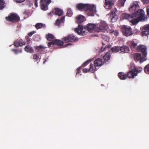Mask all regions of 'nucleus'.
Masks as SVG:
<instances>
[{
  "instance_id": "nucleus-30",
  "label": "nucleus",
  "mask_w": 149,
  "mask_h": 149,
  "mask_svg": "<svg viewBox=\"0 0 149 149\" xmlns=\"http://www.w3.org/2000/svg\"><path fill=\"white\" fill-rule=\"evenodd\" d=\"M144 70L146 74H149V63L145 67Z\"/></svg>"
},
{
  "instance_id": "nucleus-54",
  "label": "nucleus",
  "mask_w": 149,
  "mask_h": 149,
  "mask_svg": "<svg viewBox=\"0 0 149 149\" xmlns=\"http://www.w3.org/2000/svg\"><path fill=\"white\" fill-rule=\"evenodd\" d=\"M29 12L26 11H25L24 12V14H29Z\"/></svg>"
},
{
  "instance_id": "nucleus-3",
  "label": "nucleus",
  "mask_w": 149,
  "mask_h": 149,
  "mask_svg": "<svg viewBox=\"0 0 149 149\" xmlns=\"http://www.w3.org/2000/svg\"><path fill=\"white\" fill-rule=\"evenodd\" d=\"M136 16H138L139 17L136 18L132 19L130 22L133 24L135 25L136 24L139 22L144 20L146 19L145 16L144 12L142 9L139 10L137 11V14H135Z\"/></svg>"
},
{
  "instance_id": "nucleus-47",
  "label": "nucleus",
  "mask_w": 149,
  "mask_h": 149,
  "mask_svg": "<svg viewBox=\"0 0 149 149\" xmlns=\"http://www.w3.org/2000/svg\"><path fill=\"white\" fill-rule=\"evenodd\" d=\"M147 15L149 17V6H148L146 8Z\"/></svg>"
},
{
  "instance_id": "nucleus-5",
  "label": "nucleus",
  "mask_w": 149,
  "mask_h": 149,
  "mask_svg": "<svg viewBox=\"0 0 149 149\" xmlns=\"http://www.w3.org/2000/svg\"><path fill=\"white\" fill-rule=\"evenodd\" d=\"M6 20L10 22H17L20 20V17L17 14L14 13H11L8 17H6Z\"/></svg>"
},
{
  "instance_id": "nucleus-31",
  "label": "nucleus",
  "mask_w": 149,
  "mask_h": 149,
  "mask_svg": "<svg viewBox=\"0 0 149 149\" xmlns=\"http://www.w3.org/2000/svg\"><path fill=\"white\" fill-rule=\"evenodd\" d=\"M5 4V2L3 0H0V10H1L4 8Z\"/></svg>"
},
{
  "instance_id": "nucleus-15",
  "label": "nucleus",
  "mask_w": 149,
  "mask_h": 149,
  "mask_svg": "<svg viewBox=\"0 0 149 149\" xmlns=\"http://www.w3.org/2000/svg\"><path fill=\"white\" fill-rule=\"evenodd\" d=\"M114 0H105L104 6L106 8L110 9L113 5Z\"/></svg>"
},
{
  "instance_id": "nucleus-19",
  "label": "nucleus",
  "mask_w": 149,
  "mask_h": 149,
  "mask_svg": "<svg viewBox=\"0 0 149 149\" xmlns=\"http://www.w3.org/2000/svg\"><path fill=\"white\" fill-rule=\"evenodd\" d=\"M129 43H130V46L131 48H137L138 43L137 40H136V42L134 41V40H133L132 41L129 42Z\"/></svg>"
},
{
  "instance_id": "nucleus-13",
  "label": "nucleus",
  "mask_w": 149,
  "mask_h": 149,
  "mask_svg": "<svg viewBox=\"0 0 149 149\" xmlns=\"http://www.w3.org/2000/svg\"><path fill=\"white\" fill-rule=\"evenodd\" d=\"M64 41L65 42H69L75 41L78 40L77 37L72 35H70L68 36L67 37H64L63 38Z\"/></svg>"
},
{
  "instance_id": "nucleus-51",
  "label": "nucleus",
  "mask_w": 149,
  "mask_h": 149,
  "mask_svg": "<svg viewBox=\"0 0 149 149\" xmlns=\"http://www.w3.org/2000/svg\"><path fill=\"white\" fill-rule=\"evenodd\" d=\"M52 13H53L52 14H54V12L53 11H52V12H50L49 13H48V15H50V16H52Z\"/></svg>"
},
{
  "instance_id": "nucleus-8",
  "label": "nucleus",
  "mask_w": 149,
  "mask_h": 149,
  "mask_svg": "<svg viewBox=\"0 0 149 149\" xmlns=\"http://www.w3.org/2000/svg\"><path fill=\"white\" fill-rule=\"evenodd\" d=\"M134 60L135 61H139L140 63H143L147 60V58L145 56H141V55L140 53H136L134 56Z\"/></svg>"
},
{
  "instance_id": "nucleus-16",
  "label": "nucleus",
  "mask_w": 149,
  "mask_h": 149,
  "mask_svg": "<svg viewBox=\"0 0 149 149\" xmlns=\"http://www.w3.org/2000/svg\"><path fill=\"white\" fill-rule=\"evenodd\" d=\"M136 15L135 14H128L124 13L123 15V17L124 19H127L130 21L132 19L136 17Z\"/></svg>"
},
{
  "instance_id": "nucleus-17",
  "label": "nucleus",
  "mask_w": 149,
  "mask_h": 149,
  "mask_svg": "<svg viewBox=\"0 0 149 149\" xmlns=\"http://www.w3.org/2000/svg\"><path fill=\"white\" fill-rule=\"evenodd\" d=\"M120 51L122 53H128L130 51L128 47L126 45H123L120 47Z\"/></svg>"
},
{
  "instance_id": "nucleus-4",
  "label": "nucleus",
  "mask_w": 149,
  "mask_h": 149,
  "mask_svg": "<svg viewBox=\"0 0 149 149\" xmlns=\"http://www.w3.org/2000/svg\"><path fill=\"white\" fill-rule=\"evenodd\" d=\"M108 28L107 24L104 21H101L95 28V31L97 32L103 31L106 30Z\"/></svg>"
},
{
  "instance_id": "nucleus-33",
  "label": "nucleus",
  "mask_w": 149,
  "mask_h": 149,
  "mask_svg": "<svg viewBox=\"0 0 149 149\" xmlns=\"http://www.w3.org/2000/svg\"><path fill=\"white\" fill-rule=\"evenodd\" d=\"M72 14V12L70 8H68L67 13V15L69 17L71 16Z\"/></svg>"
},
{
  "instance_id": "nucleus-25",
  "label": "nucleus",
  "mask_w": 149,
  "mask_h": 149,
  "mask_svg": "<svg viewBox=\"0 0 149 149\" xmlns=\"http://www.w3.org/2000/svg\"><path fill=\"white\" fill-rule=\"evenodd\" d=\"M120 47L119 46H115L111 49V50L113 52L117 53L120 51Z\"/></svg>"
},
{
  "instance_id": "nucleus-43",
  "label": "nucleus",
  "mask_w": 149,
  "mask_h": 149,
  "mask_svg": "<svg viewBox=\"0 0 149 149\" xmlns=\"http://www.w3.org/2000/svg\"><path fill=\"white\" fill-rule=\"evenodd\" d=\"M109 45H107L105 47L103 46L101 48V50L102 52H104L106 48H109Z\"/></svg>"
},
{
  "instance_id": "nucleus-52",
  "label": "nucleus",
  "mask_w": 149,
  "mask_h": 149,
  "mask_svg": "<svg viewBox=\"0 0 149 149\" xmlns=\"http://www.w3.org/2000/svg\"><path fill=\"white\" fill-rule=\"evenodd\" d=\"M25 0H17L16 2L19 3H22L25 1Z\"/></svg>"
},
{
  "instance_id": "nucleus-22",
  "label": "nucleus",
  "mask_w": 149,
  "mask_h": 149,
  "mask_svg": "<svg viewBox=\"0 0 149 149\" xmlns=\"http://www.w3.org/2000/svg\"><path fill=\"white\" fill-rule=\"evenodd\" d=\"M63 11L59 8H56L55 9L54 13L55 15L59 16L62 15L63 14Z\"/></svg>"
},
{
  "instance_id": "nucleus-41",
  "label": "nucleus",
  "mask_w": 149,
  "mask_h": 149,
  "mask_svg": "<svg viewBox=\"0 0 149 149\" xmlns=\"http://www.w3.org/2000/svg\"><path fill=\"white\" fill-rule=\"evenodd\" d=\"M61 22L59 21V19H57L55 23V25L59 26Z\"/></svg>"
},
{
  "instance_id": "nucleus-48",
  "label": "nucleus",
  "mask_w": 149,
  "mask_h": 149,
  "mask_svg": "<svg viewBox=\"0 0 149 149\" xmlns=\"http://www.w3.org/2000/svg\"><path fill=\"white\" fill-rule=\"evenodd\" d=\"M64 19L65 17H61V18L59 19V21L61 22H63L64 21Z\"/></svg>"
},
{
  "instance_id": "nucleus-44",
  "label": "nucleus",
  "mask_w": 149,
  "mask_h": 149,
  "mask_svg": "<svg viewBox=\"0 0 149 149\" xmlns=\"http://www.w3.org/2000/svg\"><path fill=\"white\" fill-rule=\"evenodd\" d=\"M36 33V31H32L30 32L28 34V35L29 37H31L33 34Z\"/></svg>"
},
{
  "instance_id": "nucleus-50",
  "label": "nucleus",
  "mask_w": 149,
  "mask_h": 149,
  "mask_svg": "<svg viewBox=\"0 0 149 149\" xmlns=\"http://www.w3.org/2000/svg\"><path fill=\"white\" fill-rule=\"evenodd\" d=\"M12 50L16 54H17L18 52V51L16 49H12Z\"/></svg>"
},
{
  "instance_id": "nucleus-11",
  "label": "nucleus",
  "mask_w": 149,
  "mask_h": 149,
  "mask_svg": "<svg viewBox=\"0 0 149 149\" xmlns=\"http://www.w3.org/2000/svg\"><path fill=\"white\" fill-rule=\"evenodd\" d=\"M147 47L144 45H140L137 47V49L142 53L143 56L146 57L147 54Z\"/></svg>"
},
{
  "instance_id": "nucleus-20",
  "label": "nucleus",
  "mask_w": 149,
  "mask_h": 149,
  "mask_svg": "<svg viewBox=\"0 0 149 149\" xmlns=\"http://www.w3.org/2000/svg\"><path fill=\"white\" fill-rule=\"evenodd\" d=\"M76 22L78 24H80L83 22L84 20V17L80 15L76 18Z\"/></svg>"
},
{
  "instance_id": "nucleus-56",
  "label": "nucleus",
  "mask_w": 149,
  "mask_h": 149,
  "mask_svg": "<svg viewBox=\"0 0 149 149\" xmlns=\"http://www.w3.org/2000/svg\"><path fill=\"white\" fill-rule=\"evenodd\" d=\"M46 60H45V61H44L43 62V63H45V62H46Z\"/></svg>"
},
{
  "instance_id": "nucleus-28",
  "label": "nucleus",
  "mask_w": 149,
  "mask_h": 149,
  "mask_svg": "<svg viewBox=\"0 0 149 149\" xmlns=\"http://www.w3.org/2000/svg\"><path fill=\"white\" fill-rule=\"evenodd\" d=\"M149 34V31L144 29H142V36H148Z\"/></svg>"
},
{
  "instance_id": "nucleus-1",
  "label": "nucleus",
  "mask_w": 149,
  "mask_h": 149,
  "mask_svg": "<svg viewBox=\"0 0 149 149\" xmlns=\"http://www.w3.org/2000/svg\"><path fill=\"white\" fill-rule=\"evenodd\" d=\"M130 70L127 72V74L123 72H120L118 74L119 77L121 80L125 79L127 77L129 78H134L138 74L142 71V68L136 67L134 64L130 65Z\"/></svg>"
},
{
  "instance_id": "nucleus-7",
  "label": "nucleus",
  "mask_w": 149,
  "mask_h": 149,
  "mask_svg": "<svg viewBox=\"0 0 149 149\" xmlns=\"http://www.w3.org/2000/svg\"><path fill=\"white\" fill-rule=\"evenodd\" d=\"M51 3V0H41L40 3L41 9L43 10H47L48 6Z\"/></svg>"
},
{
  "instance_id": "nucleus-34",
  "label": "nucleus",
  "mask_w": 149,
  "mask_h": 149,
  "mask_svg": "<svg viewBox=\"0 0 149 149\" xmlns=\"http://www.w3.org/2000/svg\"><path fill=\"white\" fill-rule=\"evenodd\" d=\"M91 59L88 60L87 61L84 62V63H83L81 66V67H82L85 66L86 65H88L90 62H91Z\"/></svg>"
},
{
  "instance_id": "nucleus-10",
  "label": "nucleus",
  "mask_w": 149,
  "mask_h": 149,
  "mask_svg": "<svg viewBox=\"0 0 149 149\" xmlns=\"http://www.w3.org/2000/svg\"><path fill=\"white\" fill-rule=\"evenodd\" d=\"M117 10L116 8L113 9L110 13L109 18L110 19L111 22H116L118 18L117 16L116 15Z\"/></svg>"
},
{
  "instance_id": "nucleus-21",
  "label": "nucleus",
  "mask_w": 149,
  "mask_h": 149,
  "mask_svg": "<svg viewBox=\"0 0 149 149\" xmlns=\"http://www.w3.org/2000/svg\"><path fill=\"white\" fill-rule=\"evenodd\" d=\"M24 50L28 53H33L34 52L32 48L30 45H27L24 48Z\"/></svg>"
},
{
  "instance_id": "nucleus-49",
  "label": "nucleus",
  "mask_w": 149,
  "mask_h": 149,
  "mask_svg": "<svg viewBox=\"0 0 149 149\" xmlns=\"http://www.w3.org/2000/svg\"><path fill=\"white\" fill-rule=\"evenodd\" d=\"M35 1V3H34V5L36 7H37L38 6V0H34Z\"/></svg>"
},
{
  "instance_id": "nucleus-55",
  "label": "nucleus",
  "mask_w": 149,
  "mask_h": 149,
  "mask_svg": "<svg viewBox=\"0 0 149 149\" xmlns=\"http://www.w3.org/2000/svg\"><path fill=\"white\" fill-rule=\"evenodd\" d=\"M102 45H105V44H104V43H103V42H102Z\"/></svg>"
},
{
  "instance_id": "nucleus-37",
  "label": "nucleus",
  "mask_w": 149,
  "mask_h": 149,
  "mask_svg": "<svg viewBox=\"0 0 149 149\" xmlns=\"http://www.w3.org/2000/svg\"><path fill=\"white\" fill-rule=\"evenodd\" d=\"M126 0H119L118 2L122 6H124V3Z\"/></svg>"
},
{
  "instance_id": "nucleus-27",
  "label": "nucleus",
  "mask_w": 149,
  "mask_h": 149,
  "mask_svg": "<svg viewBox=\"0 0 149 149\" xmlns=\"http://www.w3.org/2000/svg\"><path fill=\"white\" fill-rule=\"evenodd\" d=\"M46 38L48 40L51 41L52 39H54V36L53 35L49 33L48 35H46Z\"/></svg>"
},
{
  "instance_id": "nucleus-42",
  "label": "nucleus",
  "mask_w": 149,
  "mask_h": 149,
  "mask_svg": "<svg viewBox=\"0 0 149 149\" xmlns=\"http://www.w3.org/2000/svg\"><path fill=\"white\" fill-rule=\"evenodd\" d=\"M81 68V66H80L77 69V72L76 73V76L77 74L81 72L80 70Z\"/></svg>"
},
{
  "instance_id": "nucleus-46",
  "label": "nucleus",
  "mask_w": 149,
  "mask_h": 149,
  "mask_svg": "<svg viewBox=\"0 0 149 149\" xmlns=\"http://www.w3.org/2000/svg\"><path fill=\"white\" fill-rule=\"evenodd\" d=\"M138 6V4H137V3H134L133 5H132L129 8V9H130V8H133L134 7V6L135 8H136Z\"/></svg>"
},
{
  "instance_id": "nucleus-32",
  "label": "nucleus",
  "mask_w": 149,
  "mask_h": 149,
  "mask_svg": "<svg viewBox=\"0 0 149 149\" xmlns=\"http://www.w3.org/2000/svg\"><path fill=\"white\" fill-rule=\"evenodd\" d=\"M36 49L39 52H42L45 49V48L43 46L40 45L38 46H36Z\"/></svg>"
},
{
  "instance_id": "nucleus-24",
  "label": "nucleus",
  "mask_w": 149,
  "mask_h": 149,
  "mask_svg": "<svg viewBox=\"0 0 149 149\" xmlns=\"http://www.w3.org/2000/svg\"><path fill=\"white\" fill-rule=\"evenodd\" d=\"M45 27L46 25L45 24L41 23H36L35 25V27L37 29H38L42 28H45Z\"/></svg>"
},
{
  "instance_id": "nucleus-36",
  "label": "nucleus",
  "mask_w": 149,
  "mask_h": 149,
  "mask_svg": "<svg viewBox=\"0 0 149 149\" xmlns=\"http://www.w3.org/2000/svg\"><path fill=\"white\" fill-rule=\"evenodd\" d=\"M33 38L34 40L36 41H38L39 39L40 38L38 35H35L33 36Z\"/></svg>"
},
{
  "instance_id": "nucleus-39",
  "label": "nucleus",
  "mask_w": 149,
  "mask_h": 149,
  "mask_svg": "<svg viewBox=\"0 0 149 149\" xmlns=\"http://www.w3.org/2000/svg\"><path fill=\"white\" fill-rule=\"evenodd\" d=\"M143 28L145 30H147L149 31V24H147L144 25Z\"/></svg>"
},
{
  "instance_id": "nucleus-40",
  "label": "nucleus",
  "mask_w": 149,
  "mask_h": 149,
  "mask_svg": "<svg viewBox=\"0 0 149 149\" xmlns=\"http://www.w3.org/2000/svg\"><path fill=\"white\" fill-rule=\"evenodd\" d=\"M19 45L20 46H22L25 44V42L22 39H19Z\"/></svg>"
},
{
  "instance_id": "nucleus-12",
  "label": "nucleus",
  "mask_w": 149,
  "mask_h": 149,
  "mask_svg": "<svg viewBox=\"0 0 149 149\" xmlns=\"http://www.w3.org/2000/svg\"><path fill=\"white\" fill-rule=\"evenodd\" d=\"M63 44V42L59 40L55 39L53 41L49 42L48 43V45L49 47H52L55 45L58 46H62Z\"/></svg>"
},
{
  "instance_id": "nucleus-29",
  "label": "nucleus",
  "mask_w": 149,
  "mask_h": 149,
  "mask_svg": "<svg viewBox=\"0 0 149 149\" xmlns=\"http://www.w3.org/2000/svg\"><path fill=\"white\" fill-rule=\"evenodd\" d=\"M33 59L34 60V62H36L39 59V54H35L33 55Z\"/></svg>"
},
{
  "instance_id": "nucleus-38",
  "label": "nucleus",
  "mask_w": 149,
  "mask_h": 149,
  "mask_svg": "<svg viewBox=\"0 0 149 149\" xmlns=\"http://www.w3.org/2000/svg\"><path fill=\"white\" fill-rule=\"evenodd\" d=\"M19 44V40H16L14 42V45L15 46L17 47H18L20 46Z\"/></svg>"
},
{
  "instance_id": "nucleus-14",
  "label": "nucleus",
  "mask_w": 149,
  "mask_h": 149,
  "mask_svg": "<svg viewBox=\"0 0 149 149\" xmlns=\"http://www.w3.org/2000/svg\"><path fill=\"white\" fill-rule=\"evenodd\" d=\"M75 31L79 35L84 36L86 34L85 31L83 30V26L81 25H79L78 27L75 29Z\"/></svg>"
},
{
  "instance_id": "nucleus-6",
  "label": "nucleus",
  "mask_w": 149,
  "mask_h": 149,
  "mask_svg": "<svg viewBox=\"0 0 149 149\" xmlns=\"http://www.w3.org/2000/svg\"><path fill=\"white\" fill-rule=\"evenodd\" d=\"M122 31L124 35L126 36H130L133 34L131 28L130 26H124L122 28Z\"/></svg>"
},
{
  "instance_id": "nucleus-2",
  "label": "nucleus",
  "mask_w": 149,
  "mask_h": 149,
  "mask_svg": "<svg viewBox=\"0 0 149 149\" xmlns=\"http://www.w3.org/2000/svg\"><path fill=\"white\" fill-rule=\"evenodd\" d=\"M76 7L79 10L85 11L88 16H93L96 12V6L93 4L80 3L77 4Z\"/></svg>"
},
{
  "instance_id": "nucleus-53",
  "label": "nucleus",
  "mask_w": 149,
  "mask_h": 149,
  "mask_svg": "<svg viewBox=\"0 0 149 149\" xmlns=\"http://www.w3.org/2000/svg\"><path fill=\"white\" fill-rule=\"evenodd\" d=\"M142 0L144 3H146L148 1V0Z\"/></svg>"
},
{
  "instance_id": "nucleus-35",
  "label": "nucleus",
  "mask_w": 149,
  "mask_h": 149,
  "mask_svg": "<svg viewBox=\"0 0 149 149\" xmlns=\"http://www.w3.org/2000/svg\"><path fill=\"white\" fill-rule=\"evenodd\" d=\"M110 33L113 34L115 36H117L118 34V33L117 31H115L113 30H111L110 31Z\"/></svg>"
},
{
  "instance_id": "nucleus-23",
  "label": "nucleus",
  "mask_w": 149,
  "mask_h": 149,
  "mask_svg": "<svg viewBox=\"0 0 149 149\" xmlns=\"http://www.w3.org/2000/svg\"><path fill=\"white\" fill-rule=\"evenodd\" d=\"M95 27V26L94 24L90 23L88 24L86 29L88 31H91Z\"/></svg>"
},
{
  "instance_id": "nucleus-18",
  "label": "nucleus",
  "mask_w": 149,
  "mask_h": 149,
  "mask_svg": "<svg viewBox=\"0 0 149 149\" xmlns=\"http://www.w3.org/2000/svg\"><path fill=\"white\" fill-rule=\"evenodd\" d=\"M93 63L97 67L101 66L103 64L102 59L100 58H98L94 61Z\"/></svg>"
},
{
  "instance_id": "nucleus-45",
  "label": "nucleus",
  "mask_w": 149,
  "mask_h": 149,
  "mask_svg": "<svg viewBox=\"0 0 149 149\" xmlns=\"http://www.w3.org/2000/svg\"><path fill=\"white\" fill-rule=\"evenodd\" d=\"M25 39L26 41L29 44L30 43L31 40L30 39L28 36H26L25 37Z\"/></svg>"
},
{
  "instance_id": "nucleus-26",
  "label": "nucleus",
  "mask_w": 149,
  "mask_h": 149,
  "mask_svg": "<svg viewBox=\"0 0 149 149\" xmlns=\"http://www.w3.org/2000/svg\"><path fill=\"white\" fill-rule=\"evenodd\" d=\"M111 55L109 53H107L103 57V59L105 61H108L110 59Z\"/></svg>"
},
{
  "instance_id": "nucleus-9",
  "label": "nucleus",
  "mask_w": 149,
  "mask_h": 149,
  "mask_svg": "<svg viewBox=\"0 0 149 149\" xmlns=\"http://www.w3.org/2000/svg\"><path fill=\"white\" fill-rule=\"evenodd\" d=\"M97 67L94 63H91L90 65L89 68L83 69V72L84 73H87L88 72H91L92 73H94L97 70Z\"/></svg>"
}]
</instances>
